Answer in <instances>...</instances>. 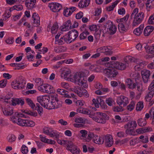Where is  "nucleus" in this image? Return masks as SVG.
<instances>
[{
  "label": "nucleus",
  "instance_id": "nucleus-1",
  "mask_svg": "<svg viewBox=\"0 0 154 154\" xmlns=\"http://www.w3.org/2000/svg\"><path fill=\"white\" fill-rule=\"evenodd\" d=\"M73 79L74 82L79 86L85 88L88 87V85L86 83L87 80L85 79L82 73H79L75 74L74 76Z\"/></svg>",
  "mask_w": 154,
  "mask_h": 154
},
{
  "label": "nucleus",
  "instance_id": "nucleus-2",
  "mask_svg": "<svg viewBox=\"0 0 154 154\" xmlns=\"http://www.w3.org/2000/svg\"><path fill=\"white\" fill-rule=\"evenodd\" d=\"M96 116L92 117L93 119L98 123L105 124L106 121L109 119V117L106 114L101 112L96 113Z\"/></svg>",
  "mask_w": 154,
  "mask_h": 154
},
{
  "label": "nucleus",
  "instance_id": "nucleus-3",
  "mask_svg": "<svg viewBox=\"0 0 154 154\" xmlns=\"http://www.w3.org/2000/svg\"><path fill=\"white\" fill-rule=\"evenodd\" d=\"M26 83L22 76H19L11 83L12 87L15 89H22L25 87Z\"/></svg>",
  "mask_w": 154,
  "mask_h": 154
},
{
  "label": "nucleus",
  "instance_id": "nucleus-4",
  "mask_svg": "<svg viewBox=\"0 0 154 154\" xmlns=\"http://www.w3.org/2000/svg\"><path fill=\"white\" fill-rule=\"evenodd\" d=\"M103 28L107 29V32L110 35L114 34L116 31L117 27L110 20L107 21L104 23Z\"/></svg>",
  "mask_w": 154,
  "mask_h": 154
},
{
  "label": "nucleus",
  "instance_id": "nucleus-5",
  "mask_svg": "<svg viewBox=\"0 0 154 154\" xmlns=\"http://www.w3.org/2000/svg\"><path fill=\"white\" fill-rule=\"evenodd\" d=\"M67 36V39L69 43L75 41L78 36V31L75 29H72L66 35Z\"/></svg>",
  "mask_w": 154,
  "mask_h": 154
},
{
  "label": "nucleus",
  "instance_id": "nucleus-6",
  "mask_svg": "<svg viewBox=\"0 0 154 154\" xmlns=\"http://www.w3.org/2000/svg\"><path fill=\"white\" fill-rule=\"evenodd\" d=\"M50 98L47 96H40L37 97V101L41 105L46 108L50 101Z\"/></svg>",
  "mask_w": 154,
  "mask_h": 154
},
{
  "label": "nucleus",
  "instance_id": "nucleus-7",
  "mask_svg": "<svg viewBox=\"0 0 154 154\" xmlns=\"http://www.w3.org/2000/svg\"><path fill=\"white\" fill-rule=\"evenodd\" d=\"M104 72L109 78L115 77L118 74L117 70L112 67L111 68L105 69Z\"/></svg>",
  "mask_w": 154,
  "mask_h": 154
},
{
  "label": "nucleus",
  "instance_id": "nucleus-8",
  "mask_svg": "<svg viewBox=\"0 0 154 154\" xmlns=\"http://www.w3.org/2000/svg\"><path fill=\"white\" fill-rule=\"evenodd\" d=\"M73 91L76 93L80 97L84 96L88 97L89 96L87 91L85 89L78 87L76 89H73Z\"/></svg>",
  "mask_w": 154,
  "mask_h": 154
},
{
  "label": "nucleus",
  "instance_id": "nucleus-9",
  "mask_svg": "<svg viewBox=\"0 0 154 154\" xmlns=\"http://www.w3.org/2000/svg\"><path fill=\"white\" fill-rule=\"evenodd\" d=\"M130 24V22H119L118 26L119 31L123 33L127 31L128 29Z\"/></svg>",
  "mask_w": 154,
  "mask_h": 154
},
{
  "label": "nucleus",
  "instance_id": "nucleus-10",
  "mask_svg": "<svg viewBox=\"0 0 154 154\" xmlns=\"http://www.w3.org/2000/svg\"><path fill=\"white\" fill-rule=\"evenodd\" d=\"M125 62V63H124L119 62H115L112 61L111 62V65H112L111 66L115 67L117 69L120 70H124L126 69V66L128 65V64H127V63H126Z\"/></svg>",
  "mask_w": 154,
  "mask_h": 154
},
{
  "label": "nucleus",
  "instance_id": "nucleus-11",
  "mask_svg": "<svg viewBox=\"0 0 154 154\" xmlns=\"http://www.w3.org/2000/svg\"><path fill=\"white\" fill-rule=\"evenodd\" d=\"M141 75L143 81L145 83H146L149 81L150 75V71L148 70L144 69L141 71Z\"/></svg>",
  "mask_w": 154,
  "mask_h": 154
},
{
  "label": "nucleus",
  "instance_id": "nucleus-12",
  "mask_svg": "<svg viewBox=\"0 0 154 154\" xmlns=\"http://www.w3.org/2000/svg\"><path fill=\"white\" fill-rule=\"evenodd\" d=\"M104 142L106 147H110L113 144L114 142L112 136L110 134H107L103 136Z\"/></svg>",
  "mask_w": 154,
  "mask_h": 154
},
{
  "label": "nucleus",
  "instance_id": "nucleus-13",
  "mask_svg": "<svg viewBox=\"0 0 154 154\" xmlns=\"http://www.w3.org/2000/svg\"><path fill=\"white\" fill-rule=\"evenodd\" d=\"M48 7L52 11L54 12H59L62 8L61 5L57 3H50L48 5Z\"/></svg>",
  "mask_w": 154,
  "mask_h": 154
},
{
  "label": "nucleus",
  "instance_id": "nucleus-14",
  "mask_svg": "<svg viewBox=\"0 0 154 154\" xmlns=\"http://www.w3.org/2000/svg\"><path fill=\"white\" fill-rule=\"evenodd\" d=\"M117 103L119 106L124 104V106H126L128 103V98L123 96H121L118 97Z\"/></svg>",
  "mask_w": 154,
  "mask_h": 154
},
{
  "label": "nucleus",
  "instance_id": "nucleus-15",
  "mask_svg": "<svg viewBox=\"0 0 154 154\" xmlns=\"http://www.w3.org/2000/svg\"><path fill=\"white\" fill-rule=\"evenodd\" d=\"M140 60L138 58L132 57L131 56H127L124 59V61L127 64H129V62L135 63L137 64L139 63Z\"/></svg>",
  "mask_w": 154,
  "mask_h": 154
},
{
  "label": "nucleus",
  "instance_id": "nucleus-16",
  "mask_svg": "<svg viewBox=\"0 0 154 154\" xmlns=\"http://www.w3.org/2000/svg\"><path fill=\"white\" fill-rule=\"evenodd\" d=\"M125 85L128 88L131 89H133L136 88L137 84L134 83L133 81L130 79H127L125 81Z\"/></svg>",
  "mask_w": 154,
  "mask_h": 154
},
{
  "label": "nucleus",
  "instance_id": "nucleus-17",
  "mask_svg": "<svg viewBox=\"0 0 154 154\" xmlns=\"http://www.w3.org/2000/svg\"><path fill=\"white\" fill-rule=\"evenodd\" d=\"M11 101H12L11 104L13 106H16V105H19L20 104L22 106L24 103V100L21 98H12Z\"/></svg>",
  "mask_w": 154,
  "mask_h": 154
},
{
  "label": "nucleus",
  "instance_id": "nucleus-18",
  "mask_svg": "<svg viewBox=\"0 0 154 154\" xmlns=\"http://www.w3.org/2000/svg\"><path fill=\"white\" fill-rule=\"evenodd\" d=\"M3 113L6 116H11L14 112L13 109L10 106H7L3 109Z\"/></svg>",
  "mask_w": 154,
  "mask_h": 154
},
{
  "label": "nucleus",
  "instance_id": "nucleus-19",
  "mask_svg": "<svg viewBox=\"0 0 154 154\" xmlns=\"http://www.w3.org/2000/svg\"><path fill=\"white\" fill-rule=\"evenodd\" d=\"M26 120H27L23 119L20 118H18V119L14 118L13 121L20 126H26Z\"/></svg>",
  "mask_w": 154,
  "mask_h": 154
},
{
  "label": "nucleus",
  "instance_id": "nucleus-20",
  "mask_svg": "<svg viewBox=\"0 0 154 154\" xmlns=\"http://www.w3.org/2000/svg\"><path fill=\"white\" fill-rule=\"evenodd\" d=\"M54 109H58L61 107L62 102L59 100L57 97H54L52 100Z\"/></svg>",
  "mask_w": 154,
  "mask_h": 154
},
{
  "label": "nucleus",
  "instance_id": "nucleus-21",
  "mask_svg": "<svg viewBox=\"0 0 154 154\" xmlns=\"http://www.w3.org/2000/svg\"><path fill=\"white\" fill-rule=\"evenodd\" d=\"M32 18L33 20V24L34 26H38L40 25V17L38 14L34 13L32 16Z\"/></svg>",
  "mask_w": 154,
  "mask_h": 154
},
{
  "label": "nucleus",
  "instance_id": "nucleus-22",
  "mask_svg": "<svg viewBox=\"0 0 154 154\" xmlns=\"http://www.w3.org/2000/svg\"><path fill=\"white\" fill-rule=\"evenodd\" d=\"M154 27L152 26H146L143 32L144 35L145 36L149 35L154 30Z\"/></svg>",
  "mask_w": 154,
  "mask_h": 154
},
{
  "label": "nucleus",
  "instance_id": "nucleus-23",
  "mask_svg": "<svg viewBox=\"0 0 154 154\" xmlns=\"http://www.w3.org/2000/svg\"><path fill=\"white\" fill-rule=\"evenodd\" d=\"M152 131V128L149 127H144L141 128L137 129L136 130V132L138 134H142L147 132Z\"/></svg>",
  "mask_w": 154,
  "mask_h": 154
},
{
  "label": "nucleus",
  "instance_id": "nucleus-24",
  "mask_svg": "<svg viewBox=\"0 0 154 154\" xmlns=\"http://www.w3.org/2000/svg\"><path fill=\"white\" fill-rule=\"evenodd\" d=\"M137 126L136 121L135 120L132 121L131 122H128L125 125L124 127L125 128H130L134 129L136 128Z\"/></svg>",
  "mask_w": 154,
  "mask_h": 154
},
{
  "label": "nucleus",
  "instance_id": "nucleus-25",
  "mask_svg": "<svg viewBox=\"0 0 154 154\" xmlns=\"http://www.w3.org/2000/svg\"><path fill=\"white\" fill-rule=\"evenodd\" d=\"M45 93L51 94L54 93L55 92V90L53 87L51 85L45 84Z\"/></svg>",
  "mask_w": 154,
  "mask_h": 154
},
{
  "label": "nucleus",
  "instance_id": "nucleus-26",
  "mask_svg": "<svg viewBox=\"0 0 154 154\" xmlns=\"http://www.w3.org/2000/svg\"><path fill=\"white\" fill-rule=\"evenodd\" d=\"M103 136L102 137H98L96 135H94L93 141L96 143L98 144H102L104 143Z\"/></svg>",
  "mask_w": 154,
  "mask_h": 154
},
{
  "label": "nucleus",
  "instance_id": "nucleus-27",
  "mask_svg": "<svg viewBox=\"0 0 154 154\" xmlns=\"http://www.w3.org/2000/svg\"><path fill=\"white\" fill-rule=\"evenodd\" d=\"M90 2V0H81L78 4L80 8H84L88 6Z\"/></svg>",
  "mask_w": 154,
  "mask_h": 154
},
{
  "label": "nucleus",
  "instance_id": "nucleus-28",
  "mask_svg": "<svg viewBox=\"0 0 154 154\" xmlns=\"http://www.w3.org/2000/svg\"><path fill=\"white\" fill-rule=\"evenodd\" d=\"M70 72V71L69 69L65 68L63 70V72L61 73V76L65 79H68L69 76Z\"/></svg>",
  "mask_w": 154,
  "mask_h": 154
},
{
  "label": "nucleus",
  "instance_id": "nucleus-29",
  "mask_svg": "<svg viewBox=\"0 0 154 154\" xmlns=\"http://www.w3.org/2000/svg\"><path fill=\"white\" fill-rule=\"evenodd\" d=\"M144 27V25H141L139 27L135 29L133 31L134 33L137 36L140 35L142 33L143 28Z\"/></svg>",
  "mask_w": 154,
  "mask_h": 154
},
{
  "label": "nucleus",
  "instance_id": "nucleus-30",
  "mask_svg": "<svg viewBox=\"0 0 154 154\" xmlns=\"http://www.w3.org/2000/svg\"><path fill=\"white\" fill-rule=\"evenodd\" d=\"M57 92L59 94L64 96V97H68L69 96L68 91L59 88L57 90Z\"/></svg>",
  "mask_w": 154,
  "mask_h": 154
},
{
  "label": "nucleus",
  "instance_id": "nucleus-31",
  "mask_svg": "<svg viewBox=\"0 0 154 154\" xmlns=\"http://www.w3.org/2000/svg\"><path fill=\"white\" fill-rule=\"evenodd\" d=\"M132 26H137L140 23L142 20L140 19L139 18L136 17L135 16L133 17Z\"/></svg>",
  "mask_w": 154,
  "mask_h": 154
},
{
  "label": "nucleus",
  "instance_id": "nucleus-32",
  "mask_svg": "<svg viewBox=\"0 0 154 154\" xmlns=\"http://www.w3.org/2000/svg\"><path fill=\"white\" fill-rule=\"evenodd\" d=\"M71 23V22L70 20H68L64 23L62 29H64L67 30L70 29L72 27Z\"/></svg>",
  "mask_w": 154,
  "mask_h": 154
},
{
  "label": "nucleus",
  "instance_id": "nucleus-33",
  "mask_svg": "<svg viewBox=\"0 0 154 154\" xmlns=\"http://www.w3.org/2000/svg\"><path fill=\"white\" fill-rule=\"evenodd\" d=\"M58 25L57 23H54L52 26L51 32L52 34H56L58 30Z\"/></svg>",
  "mask_w": 154,
  "mask_h": 154
},
{
  "label": "nucleus",
  "instance_id": "nucleus-34",
  "mask_svg": "<svg viewBox=\"0 0 154 154\" xmlns=\"http://www.w3.org/2000/svg\"><path fill=\"white\" fill-rule=\"evenodd\" d=\"M75 121L77 123H82L85 124L86 122H88V120L85 118L78 117L75 118Z\"/></svg>",
  "mask_w": 154,
  "mask_h": 154
},
{
  "label": "nucleus",
  "instance_id": "nucleus-35",
  "mask_svg": "<svg viewBox=\"0 0 154 154\" xmlns=\"http://www.w3.org/2000/svg\"><path fill=\"white\" fill-rule=\"evenodd\" d=\"M143 47L145 49H147L149 48V46L146 44H143L142 45L140 44H138L136 46L137 49L140 51H142L143 50Z\"/></svg>",
  "mask_w": 154,
  "mask_h": 154
},
{
  "label": "nucleus",
  "instance_id": "nucleus-36",
  "mask_svg": "<svg viewBox=\"0 0 154 154\" xmlns=\"http://www.w3.org/2000/svg\"><path fill=\"white\" fill-rule=\"evenodd\" d=\"M138 125L140 127H143L145 126L146 123V121L145 119L140 118L137 120Z\"/></svg>",
  "mask_w": 154,
  "mask_h": 154
},
{
  "label": "nucleus",
  "instance_id": "nucleus-37",
  "mask_svg": "<svg viewBox=\"0 0 154 154\" xmlns=\"http://www.w3.org/2000/svg\"><path fill=\"white\" fill-rule=\"evenodd\" d=\"M102 99L100 97H98L96 99H93L92 100L93 104H94L96 107L98 108L99 107V104L100 102L102 100Z\"/></svg>",
  "mask_w": 154,
  "mask_h": 154
},
{
  "label": "nucleus",
  "instance_id": "nucleus-38",
  "mask_svg": "<svg viewBox=\"0 0 154 154\" xmlns=\"http://www.w3.org/2000/svg\"><path fill=\"white\" fill-rule=\"evenodd\" d=\"M94 134L93 133L89 132L87 134V136L85 139L86 142H89L91 139H93Z\"/></svg>",
  "mask_w": 154,
  "mask_h": 154
},
{
  "label": "nucleus",
  "instance_id": "nucleus-39",
  "mask_svg": "<svg viewBox=\"0 0 154 154\" xmlns=\"http://www.w3.org/2000/svg\"><path fill=\"white\" fill-rule=\"evenodd\" d=\"M118 2L116 1L112 3V5H110L106 8L107 10L109 11H111L113 10L116 5L118 4Z\"/></svg>",
  "mask_w": 154,
  "mask_h": 154
},
{
  "label": "nucleus",
  "instance_id": "nucleus-40",
  "mask_svg": "<svg viewBox=\"0 0 154 154\" xmlns=\"http://www.w3.org/2000/svg\"><path fill=\"white\" fill-rule=\"evenodd\" d=\"M25 100H26V102L31 107L32 109H34L35 108V104L29 98H26L25 99Z\"/></svg>",
  "mask_w": 154,
  "mask_h": 154
},
{
  "label": "nucleus",
  "instance_id": "nucleus-41",
  "mask_svg": "<svg viewBox=\"0 0 154 154\" xmlns=\"http://www.w3.org/2000/svg\"><path fill=\"white\" fill-rule=\"evenodd\" d=\"M89 34V32L87 30L83 32L79 35L80 39L83 40L85 39Z\"/></svg>",
  "mask_w": 154,
  "mask_h": 154
},
{
  "label": "nucleus",
  "instance_id": "nucleus-42",
  "mask_svg": "<svg viewBox=\"0 0 154 154\" xmlns=\"http://www.w3.org/2000/svg\"><path fill=\"white\" fill-rule=\"evenodd\" d=\"M16 139V137L13 134L9 135L7 137V140L8 141L11 143H12L15 141Z\"/></svg>",
  "mask_w": 154,
  "mask_h": 154
},
{
  "label": "nucleus",
  "instance_id": "nucleus-43",
  "mask_svg": "<svg viewBox=\"0 0 154 154\" xmlns=\"http://www.w3.org/2000/svg\"><path fill=\"white\" fill-rule=\"evenodd\" d=\"M67 36H66V35H64L63 37L60 38L59 40V43L61 44L64 43V41L66 43H69V41L67 39Z\"/></svg>",
  "mask_w": 154,
  "mask_h": 154
},
{
  "label": "nucleus",
  "instance_id": "nucleus-44",
  "mask_svg": "<svg viewBox=\"0 0 154 154\" xmlns=\"http://www.w3.org/2000/svg\"><path fill=\"white\" fill-rule=\"evenodd\" d=\"M69 9L67 8H65L63 11V14L66 17H68L72 13V11H69Z\"/></svg>",
  "mask_w": 154,
  "mask_h": 154
},
{
  "label": "nucleus",
  "instance_id": "nucleus-45",
  "mask_svg": "<svg viewBox=\"0 0 154 154\" xmlns=\"http://www.w3.org/2000/svg\"><path fill=\"white\" fill-rule=\"evenodd\" d=\"M126 129L125 132L126 134L130 135H134L135 132L133 130L134 129H131L130 128H125Z\"/></svg>",
  "mask_w": 154,
  "mask_h": 154
},
{
  "label": "nucleus",
  "instance_id": "nucleus-46",
  "mask_svg": "<svg viewBox=\"0 0 154 154\" xmlns=\"http://www.w3.org/2000/svg\"><path fill=\"white\" fill-rule=\"evenodd\" d=\"M35 108L37 109L36 110H37L40 116L41 115L43 112V108L41 106H40L39 103H36Z\"/></svg>",
  "mask_w": 154,
  "mask_h": 154
},
{
  "label": "nucleus",
  "instance_id": "nucleus-47",
  "mask_svg": "<svg viewBox=\"0 0 154 154\" xmlns=\"http://www.w3.org/2000/svg\"><path fill=\"white\" fill-rule=\"evenodd\" d=\"M112 110L115 112H119L122 111L123 110V108L122 106H115L113 107Z\"/></svg>",
  "mask_w": 154,
  "mask_h": 154
},
{
  "label": "nucleus",
  "instance_id": "nucleus-48",
  "mask_svg": "<svg viewBox=\"0 0 154 154\" xmlns=\"http://www.w3.org/2000/svg\"><path fill=\"white\" fill-rule=\"evenodd\" d=\"M35 3L26 1L25 5L29 9H31L34 7Z\"/></svg>",
  "mask_w": 154,
  "mask_h": 154
},
{
  "label": "nucleus",
  "instance_id": "nucleus-49",
  "mask_svg": "<svg viewBox=\"0 0 154 154\" xmlns=\"http://www.w3.org/2000/svg\"><path fill=\"white\" fill-rule=\"evenodd\" d=\"M143 107V103L142 102H139L136 105V110L137 111H140Z\"/></svg>",
  "mask_w": 154,
  "mask_h": 154
},
{
  "label": "nucleus",
  "instance_id": "nucleus-50",
  "mask_svg": "<svg viewBox=\"0 0 154 154\" xmlns=\"http://www.w3.org/2000/svg\"><path fill=\"white\" fill-rule=\"evenodd\" d=\"M129 17V14H127L123 18H120L118 20V22H130L128 20Z\"/></svg>",
  "mask_w": 154,
  "mask_h": 154
},
{
  "label": "nucleus",
  "instance_id": "nucleus-51",
  "mask_svg": "<svg viewBox=\"0 0 154 154\" xmlns=\"http://www.w3.org/2000/svg\"><path fill=\"white\" fill-rule=\"evenodd\" d=\"M135 103L134 101H132L131 103L127 107V109L128 110L131 111L134 108L135 105Z\"/></svg>",
  "mask_w": 154,
  "mask_h": 154
},
{
  "label": "nucleus",
  "instance_id": "nucleus-52",
  "mask_svg": "<svg viewBox=\"0 0 154 154\" xmlns=\"http://www.w3.org/2000/svg\"><path fill=\"white\" fill-rule=\"evenodd\" d=\"M139 62V63H138L137 64L142 69H143L144 66H146L148 64L147 62L143 61L141 60H140Z\"/></svg>",
  "mask_w": 154,
  "mask_h": 154
},
{
  "label": "nucleus",
  "instance_id": "nucleus-53",
  "mask_svg": "<svg viewBox=\"0 0 154 154\" xmlns=\"http://www.w3.org/2000/svg\"><path fill=\"white\" fill-rule=\"evenodd\" d=\"M35 83L36 86L37 87L41 85L42 84L43 82L40 78H36L35 80Z\"/></svg>",
  "mask_w": 154,
  "mask_h": 154
},
{
  "label": "nucleus",
  "instance_id": "nucleus-54",
  "mask_svg": "<svg viewBox=\"0 0 154 154\" xmlns=\"http://www.w3.org/2000/svg\"><path fill=\"white\" fill-rule=\"evenodd\" d=\"M21 151L23 154H26L28 152L27 147L24 145H23L21 148Z\"/></svg>",
  "mask_w": 154,
  "mask_h": 154
},
{
  "label": "nucleus",
  "instance_id": "nucleus-55",
  "mask_svg": "<svg viewBox=\"0 0 154 154\" xmlns=\"http://www.w3.org/2000/svg\"><path fill=\"white\" fill-rule=\"evenodd\" d=\"M35 125V123L32 121L27 120L26 122V126L32 127Z\"/></svg>",
  "mask_w": 154,
  "mask_h": 154
},
{
  "label": "nucleus",
  "instance_id": "nucleus-56",
  "mask_svg": "<svg viewBox=\"0 0 154 154\" xmlns=\"http://www.w3.org/2000/svg\"><path fill=\"white\" fill-rule=\"evenodd\" d=\"M7 83V80L6 79H4L0 81V87L2 88H4L6 86Z\"/></svg>",
  "mask_w": 154,
  "mask_h": 154
},
{
  "label": "nucleus",
  "instance_id": "nucleus-57",
  "mask_svg": "<svg viewBox=\"0 0 154 154\" xmlns=\"http://www.w3.org/2000/svg\"><path fill=\"white\" fill-rule=\"evenodd\" d=\"M134 16H135L136 17L139 18L140 19L142 20H143L144 17V13L142 12H140L137 14L135 15Z\"/></svg>",
  "mask_w": 154,
  "mask_h": 154
},
{
  "label": "nucleus",
  "instance_id": "nucleus-58",
  "mask_svg": "<svg viewBox=\"0 0 154 154\" xmlns=\"http://www.w3.org/2000/svg\"><path fill=\"white\" fill-rule=\"evenodd\" d=\"M106 46L101 47L98 48L97 49L96 52H99L100 54V53H104L105 52V51H106Z\"/></svg>",
  "mask_w": 154,
  "mask_h": 154
},
{
  "label": "nucleus",
  "instance_id": "nucleus-59",
  "mask_svg": "<svg viewBox=\"0 0 154 154\" xmlns=\"http://www.w3.org/2000/svg\"><path fill=\"white\" fill-rule=\"evenodd\" d=\"M101 108L103 109H106L107 108V106L106 103L104 102L103 100L102 99V100L100 102L99 104Z\"/></svg>",
  "mask_w": 154,
  "mask_h": 154
},
{
  "label": "nucleus",
  "instance_id": "nucleus-60",
  "mask_svg": "<svg viewBox=\"0 0 154 154\" xmlns=\"http://www.w3.org/2000/svg\"><path fill=\"white\" fill-rule=\"evenodd\" d=\"M80 133L81 134V137L83 138H85L87 136L88 131L85 130H80Z\"/></svg>",
  "mask_w": 154,
  "mask_h": 154
},
{
  "label": "nucleus",
  "instance_id": "nucleus-61",
  "mask_svg": "<svg viewBox=\"0 0 154 154\" xmlns=\"http://www.w3.org/2000/svg\"><path fill=\"white\" fill-rule=\"evenodd\" d=\"M75 103L77 106L81 107L83 106L85 103L84 101L83 100H79L75 101Z\"/></svg>",
  "mask_w": 154,
  "mask_h": 154
},
{
  "label": "nucleus",
  "instance_id": "nucleus-62",
  "mask_svg": "<svg viewBox=\"0 0 154 154\" xmlns=\"http://www.w3.org/2000/svg\"><path fill=\"white\" fill-rule=\"evenodd\" d=\"M148 22L149 24H154V13L149 17Z\"/></svg>",
  "mask_w": 154,
  "mask_h": 154
},
{
  "label": "nucleus",
  "instance_id": "nucleus-63",
  "mask_svg": "<svg viewBox=\"0 0 154 154\" xmlns=\"http://www.w3.org/2000/svg\"><path fill=\"white\" fill-rule=\"evenodd\" d=\"M46 106V109H54V104L53 103V101L52 100V101L51 102V103L49 102V103H48V106Z\"/></svg>",
  "mask_w": 154,
  "mask_h": 154
},
{
  "label": "nucleus",
  "instance_id": "nucleus-64",
  "mask_svg": "<svg viewBox=\"0 0 154 154\" xmlns=\"http://www.w3.org/2000/svg\"><path fill=\"white\" fill-rule=\"evenodd\" d=\"M106 103L110 106L112 105V103L114 102L113 100L110 98H109L108 99H106Z\"/></svg>",
  "mask_w": 154,
  "mask_h": 154
}]
</instances>
